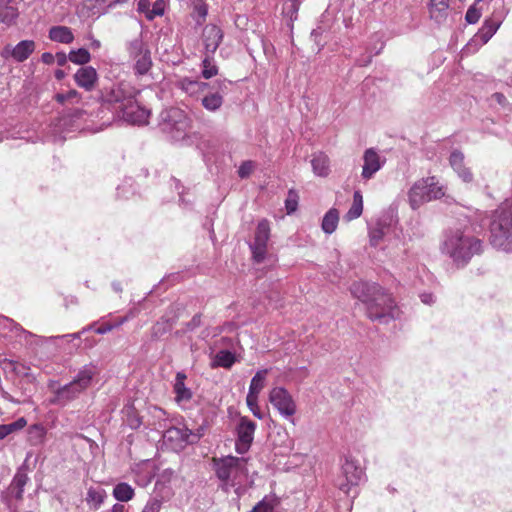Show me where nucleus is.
Instances as JSON below:
<instances>
[{"label": "nucleus", "instance_id": "1", "mask_svg": "<svg viewBox=\"0 0 512 512\" xmlns=\"http://www.w3.org/2000/svg\"><path fill=\"white\" fill-rule=\"evenodd\" d=\"M352 295L366 306V314L372 321L388 323L398 316L394 299L376 283L355 282L351 285Z\"/></svg>", "mask_w": 512, "mask_h": 512}, {"label": "nucleus", "instance_id": "2", "mask_svg": "<svg viewBox=\"0 0 512 512\" xmlns=\"http://www.w3.org/2000/svg\"><path fill=\"white\" fill-rule=\"evenodd\" d=\"M441 251L456 265L464 266L474 255L482 252V241L472 234L468 226L449 228L444 233Z\"/></svg>", "mask_w": 512, "mask_h": 512}, {"label": "nucleus", "instance_id": "3", "mask_svg": "<svg viewBox=\"0 0 512 512\" xmlns=\"http://www.w3.org/2000/svg\"><path fill=\"white\" fill-rule=\"evenodd\" d=\"M490 243L506 252L512 251V204L504 203L491 214Z\"/></svg>", "mask_w": 512, "mask_h": 512}, {"label": "nucleus", "instance_id": "4", "mask_svg": "<svg viewBox=\"0 0 512 512\" xmlns=\"http://www.w3.org/2000/svg\"><path fill=\"white\" fill-rule=\"evenodd\" d=\"M96 374L97 369L94 365L88 364L83 366L71 382L58 387L53 391V396L50 398V403L64 407L68 403L76 400L85 390L90 387Z\"/></svg>", "mask_w": 512, "mask_h": 512}, {"label": "nucleus", "instance_id": "5", "mask_svg": "<svg viewBox=\"0 0 512 512\" xmlns=\"http://www.w3.org/2000/svg\"><path fill=\"white\" fill-rule=\"evenodd\" d=\"M246 461L243 457L235 456L213 458V469L220 482L218 488L228 493L239 483V479L246 477L248 473Z\"/></svg>", "mask_w": 512, "mask_h": 512}, {"label": "nucleus", "instance_id": "6", "mask_svg": "<svg viewBox=\"0 0 512 512\" xmlns=\"http://www.w3.org/2000/svg\"><path fill=\"white\" fill-rule=\"evenodd\" d=\"M159 126L164 133L178 141L185 138L190 120L183 110L170 108L161 112Z\"/></svg>", "mask_w": 512, "mask_h": 512}, {"label": "nucleus", "instance_id": "7", "mask_svg": "<svg viewBox=\"0 0 512 512\" xmlns=\"http://www.w3.org/2000/svg\"><path fill=\"white\" fill-rule=\"evenodd\" d=\"M129 59L133 61V71L136 76L146 75L152 65L151 51L148 45L138 36L126 43Z\"/></svg>", "mask_w": 512, "mask_h": 512}, {"label": "nucleus", "instance_id": "8", "mask_svg": "<svg viewBox=\"0 0 512 512\" xmlns=\"http://www.w3.org/2000/svg\"><path fill=\"white\" fill-rule=\"evenodd\" d=\"M364 476L363 468L351 456H346L341 466V474L336 480L337 487L348 494L353 486H357Z\"/></svg>", "mask_w": 512, "mask_h": 512}, {"label": "nucleus", "instance_id": "9", "mask_svg": "<svg viewBox=\"0 0 512 512\" xmlns=\"http://www.w3.org/2000/svg\"><path fill=\"white\" fill-rule=\"evenodd\" d=\"M231 84L226 79H217L210 83V87L201 98L202 106L209 112H217L224 103V96L228 93V87Z\"/></svg>", "mask_w": 512, "mask_h": 512}, {"label": "nucleus", "instance_id": "10", "mask_svg": "<svg viewBox=\"0 0 512 512\" xmlns=\"http://www.w3.org/2000/svg\"><path fill=\"white\" fill-rule=\"evenodd\" d=\"M256 430V423L246 416H241L235 427L236 442L235 450L238 454H245L249 451Z\"/></svg>", "mask_w": 512, "mask_h": 512}, {"label": "nucleus", "instance_id": "11", "mask_svg": "<svg viewBox=\"0 0 512 512\" xmlns=\"http://www.w3.org/2000/svg\"><path fill=\"white\" fill-rule=\"evenodd\" d=\"M269 401L285 418H291L296 413V403L284 387H274L269 393Z\"/></svg>", "mask_w": 512, "mask_h": 512}, {"label": "nucleus", "instance_id": "12", "mask_svg": "<svg viewBox=\"0 0 512 512\" xmlns=\"http://www.w3.org/2000/svg\"><path fill=\"white\" fill-rule=\"evenodd\" d=\"M269 238V221L267 219H262L256 227L254 241L250 244V249L255 262L261 263L265 259Z\"/></svg>", "mask_w": 512, "mask_h": 512}, {"label": "nucleus", "instance_id": "13", "mask_svg": "<svg viewBox=\"0 0 512 512\" xmlns=\"http://www.w3.org/2000/svg\"><path fill=\"white\" fill-rule=\"evenodd\" d=\"M163 437L175 449H181L187 444L197 442L200 436L193 434L188 428L169 427L165 430Z\"/></svg>", "mask_w": 512, "mask_h": 512}, {"label": "nucleus", "instance_id": "14", "mask_svg": "<svg viewBox=\"0 0 512 512\" xmlns=\"http://www.w3.org/2000/svg\"><path fill=\"white\" fill-rule=\"evenodd\" d=\"M123 119L133 125H144L148 123L150 111L140 106L135 99L129 100L121 110Z\"/></svg>", "mask_w": 512, "mask_h": 512}, {"label": "nucleus", "instance_id": "15", "mask_svg": "<svg viewBox=\"0 0 512 512\" xmlns=\"http://www.w3.org/2000/svg\"><path fill=\"white\" fill-rule=\"evenodd\" d=\"M427 181L423 178L416 181L408 192L409 204L413 210L418 209L425 202L431 201L428 191L431 184H427Z\"/></svg>", "mask_w": 512, "mask_h": 512}, {"label": "nucleus", "instance_id": "16", "mask_svg": "<svg viewBox=\"0 0 512 512\" xmlns=\"http://www.w3.org/2000/svg\"><path fill=\"white\" fill-rule=\"evenodd\" d=\"M135 90L127 83H119L114 85L106 96L109 103L119 104L118 108L121 111L125 104H129V100H133Z\"/></svg>", "mask_w": 512, "mask_h": 512}, {"label": "nucleus", "instance_id": "17", "mask_svg": "<svg viewBox=\"0 0 512 512\" xmlns=\"http://www.w3.org/2000/svg\"><path fill=\"white\" fill-rule=\"evenodd\" d=\"M223 39L222 30L213 24L206 25L202 32L205 54H214Z\"/></svg>", "mask_w": 512, "mask_h": 512}, {"label": "nucleus", "instance_id": "18", "mask_svg": "<svg viewBox=\"0 0 512 512\" xmlns=\"http://www.w3.org/2000/svg\"><path fill=\"white\" fill-rule=\"evenodd\" d=\"M363 160L361 177L364 180H369L381 169L383 162L380 161L378 153L373 148H369L364 152Z\"/></svg>", "mask_w": 512, "mask_h": 512}, {"label": "nucleus", "instance_id": "19", "mask_svg": "<svg viewBox=\"0 0 512 512\" xmlns=\"http://www.w3.org/2000/svg\"><path fill=\"white\" fill-rule=\"evenodd\" d=\"M465 156L462 151L455 149L449 157V164L464 182L470 183L473 180V173L465 166Z\"/></svg>", "mask_w": 512, "mask_h": 512}, {"label": "nucleus", "instance_id": "20", "mask_svg": "<svg viewBox=\"0 0 512 512\" xmlns=\"http://www.w3.org/2000/svg\"><path fill=\"white\" fill-rule=\"evenodd\" d=\"M34 50L35 42L33 40H22L15 47L6 46L3 54L10 55L17 62H23L29 58Z\"/></svg>", "mask_w": 512, "mask_h": 512}, {"label": "nucleus", "instance_id": "21", "mask_svg": "<svg viewBox=\"0 0 512 512\" xmlns=\"http://www.w3.org/2000/svg\"><path fill=\"white\" fill-rule=\"evenodd\" d=\"M74 80L79 87L86 91H91L97 83L98 74L92 66H84L79 68L74 74Z\"/></svg>", "mask_w": 512, "mask_h": 512}, {"label": "nucleus", "instance_id": "22", "mask_svg": "<svg viewBox=\"0 0 512 512\" xmlns=\"http://www.w3.org/2000/svg\"><path fill=\"white\" fill-rule=\"evenodd\" d=\"M187 375L183 371L176 373L173 383V392L175 394V401L178 404L189 402L193 397V392L185 385Z\"/></svg>", "mask_w": 512, "mask_h": 512}, {"label": "nucleus", "instance_id": "23", "mask_svg": "<svg viewBox=\"0 0 512 512\" xmlns=\"http://www.w3.org/2000/svg\"><path fill=\"white\" fill-rule=\"evenodd\" d=\"M175 85L178 89L182 90L189 96H198L203 94L210 87V83L208 82L192 80L188 77L180 78L176 81Z\"/></svg>", "mask_w": 512, "mask_h": 512}, {"label": "nucleus", "instance_id": "24", "mask_svg": "<svg viewBox=\"0 0 512 512\" xmlns=\"http://www.w3.org/2000/svg\"><path fill=\"white\" fill-rule=\"evenodd\" d=\"M17 0H0V22L11 25L18 18Z\"/></svg>", "mask_w": 512, "mask_h": 512}, {"label": "nucleus", "instance_id": "25", "mask_svg": "<svg viewBox=\"0 0 512 512\" xmlns=\"http://www.w3.org/2000/svg\"><path fill=\"white\" fill-rule=\"evenodd\" d=\"M29 478L26 473L18 470L14 475L9 487L7 488V495L14 497L17 500H22L24 487L27 484Z\"/></svg>", "mask_w": 512, "mask_h": 512}, {"label": "nucleus", "instance_id": "26", "mask_svg": "<svg viewBox=\"0 0 512 512\" xmlns=\"http://www.w3.org/2000/svg\"><path fill=\"white\" fill-rule=\"evenodd\" d=\"M500 20L487 19L484 21L482 27L474 36V41L479 42L481 45L486 44L500 27Z\"/></svg>", "mask_w": 512, "mask_h": 512}, {"label": "nucleus", "instance_id": "27", "mask_svg": "<svg viewBox=\"0 0 512 512\" xmlns=\"http://www.w3.org/2000/svg\"><path fill=\"white\" fill-rule=\"evenodd\" d=\"M449 0H430V18L436 23H442L448 16Z\"/></svg>", "mask_w": 512, "mask_h": 512}, {"label": "nucleus", "instance_id": "28", "mask_svg": "<svg viewBox=\"0 0 512 512\" xmlns=\"http://www.w3.org/2000/svg\"><path fill=\"white\" fill-rule=\"evenodd\" d=\"M311 165L314 174L317 176L326 177L330 173L329 157L322 152L313 154Z\"/></svg>", "mask_w": 512, "mask_h": 512}, {"label": "nucleus", "instance_id": "29", "mask_svg": "<svg viewBox=\"0 0 512 512\" xmlns=\"http://www.w3.org/2000/svg\"><path fill=\"white\" fill-rule=\"evenodd\" d=\"M49 38L54 42L70 44L74 40V35L67 26H53L49 29Z\"/></svg>", "mask_w": 512, "mask_h": 512}, {"label": "nucleus", "instance_id": "30", "mask_svg": "<svg viewBox=\"0 0 512 512\" xmlns=\"http://www.w3.org/2000/svg\"><path fill=\"white\" fill-rule=\"evenodd\" d=\"M127 0H86L85 6L91 11V15H101L106 12L109 7Z\"/></svg>", "mask_w": 512, "mask_h": 512}, {"label": "nucleus", "instance_id": "31", "mask_svg": "<svg viewBox=\"0 0 512 512\" xmlns=\"http://www.w3.org/2000/svg\"><path fill=\"white\" fill-rule=\"evenodd\" d=\"M280 499L275 494L265 495L250 512H276Z\"/></svg>", "mask_w": 512, "mask_h": 512}, {"label": "nucleus", "instance_id": "32", "mask_svg": "<svg viewBox=\"0 0 512 512\" xmlns=\"http://www.w3.org/2000/svg\"><path fill=\"white\" fill-rule=\"evenodd\" d=\"M363 212V196L360 190L354 191L353 203L345 215L347 221L357 219Z\"/></svg>", "mask_w": 512, "mask_h": 512}, {"label": "nucleus", "instance_id": "33", "mask_svg": "<svg viewBox=\"0 0 512 512\" xmlns=\"http://www.w3.org/2000/svg\"><path fill=\"white\" fill-rule=\"evenodd\" d=\"M338 222H339V212L337 209L331 208L330 210H328L326 212V214L323 217L322 225H321L322 230L326 234H332L336 230Z\"/></svg>", "mask_w": 512, "mask_h": 512}, {"label": "nucleus", "instance_id": "34", "mask_svg": "<svg viewBox=\"0 0 512 512\" xmlns=\"http://www.w3.org/2000/svg\"><path fill=\"white\" fill-rule=\"evenodd\" d=\"M124 423L133 430L138 429L142 424V419L133 406H125L122 410Z\"/></svg>", "mask_w": 512, "mask_h": 512}, {"label": "nucleus", "instance_id": "35", "mask_svg": "<svg viewBox=\"0 0 512 512\" xmlns=\"http://www.w3.org/2000/svg\"><path fill=\"white\" fill-rule=\"evenodd\" d=\"M135 495L134 489L126 482L118 483L113 489V496L120 502H127Z\"/></svg>", "mask_w": 512, "mask_h": 512}, {"label": "nucleus", "instance_id": "36", "mask_svg": "<svg viewBox=\"0 0 512 512\" xmlns=\"http://www.w3.org/2000/svg\"><path fill=\"white\" fill-rule=\"evenodd\" d=\"M268 374L267 369L259 370L253 376L250 382L249 391L247 395L258 396L261 390L264 388V382L266 375Z\"/></svg>", "mask_w": 512, "mask_h": 512}, {"label": "nucleus", "instance_id": "37", "mask_svg": "<svg viewBox=\"0 0 512 512\" xmlns=\"http://www.w3.org/2000/svg\"><path fill=\"white\" fill-rule=\"evenodd\" d=\"M106 497L107 493L104 489L90 487L87 491L86 502L93 508L98 509Z\"/></svg>", "mask_w": 512, "mask_h": 512}, {"label": "nucleus", "instance_id": "38", "mask_svg": "<svg viewBox=\"0 0 512 512\" xmlns=\"http://www.w3.org/2000/svg\"><path fill=\"white\" fill-rule=\"evenodd\" d=\"M213 55L214 54H205L204 53V58L201 63V66H202L201 74H202L203 78H205V79H210L218 74V67L215 64Z\"/></svg>", "mask_w": 512, "mask_h": 512}, {"label": "nucleus", "instance_id": "39", "mask_svg": "<svg viewBox=\"0 0 512 512\" xmlns=\"http://www.w3.org/2000/svg\"><path fill=\"white\" fill-rule=\"evenodd\" d=\"M173 323L168 318H161L151 328L152 339H159L172 329Z\"/></svg>", "mask_w": 512, "mask_h": 512}, {"label": "nucleus", "instance_id": "40", "mask_svg": "<svg viewBox=\"0 0 512 512\" xmlns=\"http://www.w3.org/2000/svg\"><path fill=\"white\" fill-rule=\"evenodd\" d=\"M235 355L229 350H220L214 359V366H219L223 368H231L235 363Z\"/></svg>", "mask_w": 512, "mask_h": 512}, {"label": "nucleus", "instance_id": "41", "mask_svg": "<svg viewBox=\"0 0 512 512\" xmlns=\"http://www.w3.org/2000/svg\"><path fill=\"white\" fill-rule=\"evenodd\" d=\"M27 424L24 417L18 418L16 421L0 425V440L4 439L9 434L23 429Z\"/></svg>", "mask_w": 512, "mask_h": 512}, {"label": "nucleus", "instance_id": "42", "mask_svg": "<svg viewBox=\"0 0 512 512\" xmlns=\"http://www.w3.org/2000/svg\"><path fill=\"white\" fill-rule=\"evenodd\" d=\"M85 114L86 112L80 108H69L64 112L61 121L63 125H74V123L82 119Z\"/></svg>", "mask_w": 512, "mask_h": 512}, {"label": "nucleus", "instance_id": "43", "mask_svg": "<svg viewBox=\"0 0 512 512\" xmlns=\"http://www.w3.org/2000/svg\"><path fill=\"white\" fill-rule=\"evenodd\" d=\"M91 59L90 53L85 48H79L77 50H71L69 53V60L78 65H84Z\"/></svg>", "mask_w": 512, "mask_h": 512}, {"label": "nucleus", "instance_id": "44", "mask_svg": "<svg viewBox=\"0 0 512 512\" xmlns=\"http://www.w3.org/2000/svg\"><path fill=\"white\" fill-rule=\"evenodd\" d=\"M423 180H429V182L427 181V184H431V187L428 190L431 200L439 199L444 196L443 187L439 185L435 177H427L423 178Z\"/></svg>", "mask_w": 512, "mask_h": 512}, {"label": "nucleus", "instance_id": "45", "mask_svg": "<svg viewBox=\"0 0 512 512\" xmlns=\"http://www.w3.org/2000/svg\"><path fill=\"white\" fill-rule=\"evenodd\" d=\"M298 207V194L294 190H289L288 196L285 200V208L287 214H292Z\"/></svg>", "mask_w": 512, "mask_h": 512}, {"label": "nucleus", "instance_id": "46", "mask_svg": "<svg viewBox=\"0 0 512 512\" xmlns=\"http://www.w3.org/2000/svg\"><path fill=\"white\" fill-rule=\"evenodd\" d=\"M246 404L256 418L263 419L264 415L258 406V396L247 395Z\"/></svg>", "mask_w": 512, "mask_h": 512}, {"label": "nucleus", "instance_id": "47", "mask_svg": "<svg viewBox=\"0 0 512 512\" xmlns=\"http://www.w3.org/2000/svg\"><path fill=\"white\" fill-rule=\"evenodd\" d=\"M208 13L207 5L205 3H198L196 2L195 5H193V17H195V14L197 16L196 22L197 24H202V22L205 20Z\"/></svg>", "mask_w": 512, "mask_h": 512}, {"label": "nucleus", "instance_id": "48", "mask_svg": "<svg viewBox=\"0 0 512 512\" xmlns=\"http://www.w3.org/2000/svg\"><path fill=\"white\" fill-rule=\"evenodd\" d=\"M369 237H370V245L374 246V247L378 246L384 237L383 227L378 226V227L370 229Z\"/></svg>", "mask_w": 512, "mask_h": 512}, {"label": "nucleus", "instance_id": "49", "mask_svg": "<svg viewBox=\"0 0 512 512\" xmlns=\"http://www.w3.org/2000/svg\"><path fill=\"white\" fill-rule=\"evenodd\" d=\"M161 507L162 499H159L157 497H151L147 501L141 512H160Z\"/></svg>", "mask_w": 512, "mask_h": 512}, {"label": "nucleus", "instance_id": "50", "mask_svg": "<svg viewBox=\"0 0 512 512\" xmlns=\"http://www.w3.org/2000/svg\"><path fill=\"white\" fill-rule=\"evenodd\" d=\"M29 435L31 440L35 438L34 444H36L42 441L45 435V429L42 426L35 424L29 428Z\"/></svg>", "mask_w": 512, "mask_h": 512}, {"label": "nucleus", "instance_id": "51", "mask_svg": "<svg viewBox=\"0 0 512 512\" xmlns=\"http://www.w3.org/2000/svg\"><path fill=\"white\" fill-rule=\"evenodd\" d=\"M480 17H481L480 10L477 9L475 6H471L468 8V10L466 12L465 20L469 24H475L479 21Z\"/></svg>", "mask_w": 512, "mask_h": 512}, {"label": "nucleus", "instance_id": "52", "mask_svg": "<svg viewBox=\"0 0 512 512\" xmlns=\"http://www.w3.org/2000/svg\"><path fill=\"white\" fill-rule=\"evenodd\" d=\"M253 168L254 164L252 161H244L238 169L239 177L242 179L247 178L252 173Z\"/></svg>", "mask_w": 512, "mask_h": 512}, {"label": "nucleus", "instance_id": "53", "mask_svg": "<svg viewBox=\"0 0 512 512\" xmlns=\"http://www.w3.org/2000/svg\"><path fill=\"white\" fill-rule=\"evenodd\" d=\"M79 93L76 90H70L67 93H58L55 96L57 102L64 104L68 100H72L74 98H78Z\"/></svg>", "mask_w": 512, "mask_h": 512}, {"label": "nucleus", "instance_id": "54", "mask_svg": "<svg viewBox=\"0 0 512 512\" xmlns=\"http://www.w3.org/2000/svg\"><path fill=\"white\" fill-rule=\"evenodd\" d=\"M201 325V314H195L192 319L185 324L186 328L184 332H190L195 330Z\"/></svg>", "mask_w": 512, "mask_h": 512}, {"label": "nucleus", "instance_id": "55", "mask_svg": "<svg viewBox=\"0 0 512 512\" xmlns=\"http://www.w3.org/2000/svg\"><path fill=\"white\" fill-rule=\"evenodd\" d=\"M299 7H300V3H291V2H287L285 5H284V11L285 13L291 18L293 19V17L297 15V12L299 10Z\"/></svg>", "mask_w": 512, "mask_h": 512}, {"label": "nucleus", "instance_id": "56", "mask_svg": "<svg viewBox=\"0 0 512 512\" xmlns=\"http://www.w3.org/2000/svg\"><path fill=\"white\" fill-rule=\"evenodd\" d=\"M491 99L498 103L501 107L509 110V102L507 101L504 94L496 92L491 95Z\"/></svg>", "mask_w": 512, "mask_h": 512}, {"label": "nucleus", "instance_id": "57", "mask_svg": "<svg viewBox=\"0 0 512 512\" xmlns=\"http://www.w3.org/2000/svg\"><path fill=\"white\" fill-rule=\"evenodd\" d=\"M9 364L12 366V371L15 372L16 374L23 375L26 377L29 375V373L27 372V370H29V368L26 367L25 365H22V364L13 362V361H10Z\"/></svg>", "mask_w": 512, "mask_h": 512}, {"label": "nucleus", "instance_id": "58", "mask_svg": "<svg viewBox=\"0 0 512 512\" xmlns=\"http://www.w3.org/2000/svg\"><path fill=\"white\" fill-rule=\"evenodd\" d=\"M164 10L162 7V3H155L153 9L147 13V18L152 20L155 16L163 15Z\"/></svg>", "mask_w": 512, "mask_h": 512}, {"label": "nucleus", "instance_id": "59", "mask_svg": "<svg viewBox=\"0 0 512 512\" xmlns=\"http://www.w3.org/2000/svg\"><path fill=\"white\" fill-rule=\"evenodd\" d=\"M90 329H92V325L84 327L79 332L71 333V334H66V335H63V336H56L55 338H66V337H69V338H72V339H79L83 333H85L86 331H89Z\"/></svg>", "mask_w": 512, "mask_h": 512}, {"label": "nucleus", "instance_id": "60", "mask_svg": "<svg viewBox=\"0 0 512 512\" xmlns=\"http://www.w3.org/2000/svg\"><path fill=\"white\" fill-rule=\"evenodd\" d=\"M69 59V55H66L64 52H58L55 55V61L57 62L58 66H64Z\"/></svg>", "mask_w": 512, "mask_h": 512}, {"label": "nucleus", "instance_id": "61", "mask_svg": "<svg viewBox=\"0 0 512 512\" xmlns=\"http://www.w3.org/2000/svg\"><path fill=\"white\" fill-rule=\"evenodd\" d=\"M114 328H115V326H113L112 324H103L100 327H98L95 330V332L97 334L103 335V334H106V333L112 331Z\"/></svg>", "mask_w": 512, "mask_h": 512}, {"label": "nucleus", "instance_id": "62", "mask_svg": "<svg viewBox=\"0 0 512 512\" xmlns=\"http://www.w3.org/2000/svg\"><path fill=\"white\" fill-rule=\"evenodd\" d=\"M41 60H42L43 63H45L47 65H51L55 61V55H53L50 52H45V53L42 54Z\"/></svg>", "mask_w": 512, "mask_h": 512}, {"label": "nucleus", "instance_id": "63", "mask_svg": "<svg viewBox=\"0 0 512 512\" xmlns=\"http://www.w3.org/2000/svg\"><path fill=\"white\" fill-rule=\"evenodd\" d=\"M239 482H241V479H239ZM234 488V492L237 496V500H239L246 492L245 486L238 483Z\"/></svg>", "mask_w": 512, "mask_h": 512}, {"label": "nucleus", "instance_id": "64", "mask_svg": "<svg viewBox=\"0 0 512 512\" xmlns=\"http://www.w3.org/2000/svg\"><path fill=\"white\" fill-rule=\"evenodd\" d=\"M420 298H421V301L425 304H432L435 301L434 296L430 293H423V294H421Z\"/></svg>", "mask_w": 512, "mask_h": 512}]
</instances>
